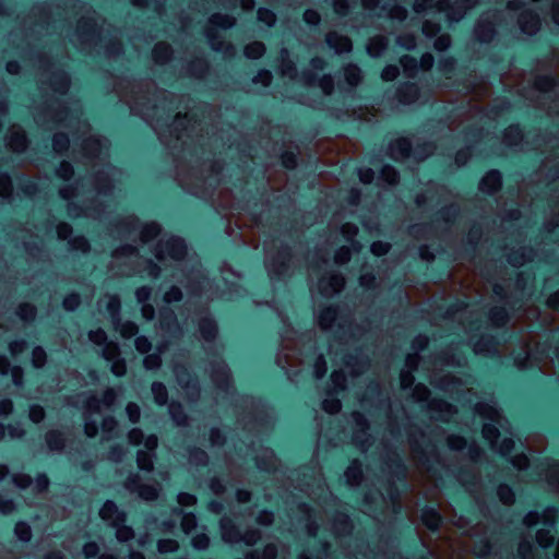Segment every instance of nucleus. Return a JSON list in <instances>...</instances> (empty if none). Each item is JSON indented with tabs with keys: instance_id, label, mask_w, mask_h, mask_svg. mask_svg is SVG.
Masks as SVG:
<instances>
[{
	"instance_id": "1",
	"label": "nucleus",
	"mask_w": 559,
	"mask_h": 559,
	"mask_svg": "<svg viewBox=\"0 0 559 559\" xmlns=\"http://www.w3.org/2000/svg\"><path fill=\"white\" fill-rule=\"evenodd\" d=\"M411 444L414 452L419 455L420 463L427 466V468L437 477V479L441 480V487L445 488V483L441 475L438 473L439 469L436 467V465L443 467V464L439 457L436 447L431 443H427V447H430L431 449L429 451H426L414 439H411Z\"/></svg>"
},
{
	"instance_id": "2",
	"label": "nucleus",
	"mask_w": 559,
	"mask_h": 559,
	"mask_svg": "<svg viewBox=\"0 0 559 559\" xmlns=\"http://www.w3.org/2000/svg\"><path fill=\"white\" fill-rule=\"evenodd\" d=\"M162 252H166L173 260L180 261L185 259L188 252L186 240L180 236H171L160 246V250H156L157 260H163Z\"/></svg>"
},
{
	"instance_id": "3",
	"label": "nucleus",
	"mask_w": 559,
	"mask_h": 559,
	"mask_svg": "<svg viewBox=\"0 0 559 559\" xmlns=\"http://www.w3.org/2000/svg\"><path fill=\"white\" fill-rule=\"evenodd\" d=\"M502 183V173L497 168H492L485 173L478 183V188L485 195L495 197L501 190Z\"/></svg>"
},
{
	"instance_id": "4",
	"label": "nucleus",
	"mask_w": 559,
	"mask_h": 559,
	"mask_svg": "<svg viewBox=\"0 0 559 559\" xmlns=\"http://www.w3.org/2000/svg\"><path fill=\"white\" fill-rule=\"evenodd\" d=\"M394 96L402 105L414 104L420 97V86L415 81H402L395 87Z\"/></svg>"
},
{
	"instance_id": "5",
	"label": "nucleus",
	"mask_w": 559,
	"mask_h": 559,
	"mask_svg": "<svg viewBox=\"0 0 559 559\" xmlns=\"http://www.w3.org/2000/svg\"><path fill=\"white\" fill-rule=\"evenodd\" d=\"M420 522L431 533H438L444 524V516L438 506L425 504L420 509Z\"/></svg>"
},
{
	"instance_id": "6",
	"label": "nucleus",
	"mask_w": 559,
	"mask_h": 559,
	"mask_svg": "<svg viewBox=\"0 0 559 559\" xmlns=\"http://www.w3.org/2000/svg\"><path fill=\"white\" fill-rule=\"evenodd\" d=\"M501 21L499 13L493 14L492 20H484L475 26V37L480 44H490L497 36L496 25Z\"/></svg>"
},
{
	"instance_id": "7",
	"label": "nucleus",
	"mask_w": 559,
	"mask_h": 559,
	"mask_svg": "<svg viewBox=\"0 0 559 559\" xmlns=\"http://www.w3.org/2000/svg\"><path fill=\"white\" fill-rule=\"evenodd\" d=\"M386 466L389 467L390 475L396 480L405 484L407 477V466L403 456L397 450H391L390 455L385 461Z\"/></svg>"
},
{
	"instance_id": "8",
	"label": "nucleus",
	"mask_w": 559,
	"mask_h": 559,
	"mask_svg": "<svg viewBox=\"0 0 559 559\" xmlns=\"http://www.w3.org/2000/svg\"><path fill=\"white\" fill-rule=\"evenodd\" d=\"M481 235V226L477 223H474L461 249L463 258L472 259L476 254Z\"/></svg>"
},
{
	"instance_id": "9",
	"label": "nucleus",
	"mask_w": 559,
	"mask_h": 559,
	"mask_svg": "<svg viewBox=\"0 0 559 559\" xmlns=\"http://www.w3.org/2000/svg\"><path fill=\"white\" fill-rule=\"evenodd\" d=\"M292 258V250L287 245H283L275 258L272 260V269L270 275L272 278H280L288 270V261Z\"/></svg>"
},
{
	"instance_id": "10",
	"label": "nucleus",
	"mask_w": 559,
	"mask_h": 559,
	"mask_svg": "<svg viewBox=\"0 0 559 559\" xmlns=\"http://www.w3.org/2000/svg\"><path fill=\"white\" fill-rule=\"evenodd\" d=\"M449 0H440V9H443V4H447V8L444 9L447 12V19L450 22H459L465 11L467 5L475 4L476 0H455L452 4L448 3Z\"/></svg>"
},
{
	"instance_id": "11",
	"label": "nucleus",
	"mask_w": 559,
	"mask_h": 559,
	"mask_svg": "<svg viewBox=\"0 0 559 559\" xmlns=\"http://www.w3.org/2000/svg\"><path fill=\"white\" fill-rule=\"evenodd\" d=\"M198 328L205 342H214L218 335V323L212 314H206L199 320Z\"/></svg>"
},
{
	"instance_id": "12",
	"label": "nucleus",
	"mask_w": 559,
	"mask_h": 559,
	"mask_svg": "<svg viewBox=\"0 0 559 559\" xmlns=\"http://www.w3.org/2000/svg\"><path fill=\"white\" fill-rule=\"evenodd\" d=\"M519 24L524 34L532 35L539 29L540 19L535 11L526 9L520 15Z\"/></svg>"
},
{
	"instance_id": "13",
	"label": "nucleus",
	"mask_w": 559,
	"mask_h": 559,
	"mask_svg": "<svg viewBox=\"0 0 559 559\" xmlns=\"http://www.w3.org/2000/svg\"><path fill=\"white\" fill-rule=\"evenodd\" d=\"M390 157L396 160L395 153L399 154L403 158H407L412 155L413 146L409 138L401 136L396 140H393L389 144Z\"/></svg>"
},
{
	"instance_id": "14",
	"label": "nucleus",
	"mask_w": 559,
	"mask_h": 559,
	"mask_svg": "<svg viewBox=\"0 0 559 559\" xmlns=\"http://www.w3.org/2000/svg\"><path fill=\"white\" fill-rule=\"evenodd\" d=\"M462 216V210L459 204L452 203L441 207L436 214L435 222H443L448 225H453Z\"/></svg>"
},
{
	"instance_id": "15",
	"label": "nucleus",
	"mask_w": 559,
	"mask_h": 559,
	"mask_svg": "<svg viewBox=\"0 0 559 559\" xmlns=\"http://www.w3.org/2000/svg\"><path fill=\"white\" fill-rule=\"evenodd\" d=\"M213 380L219 391L228 392V390L233 386L231 376L224 365H219L214 369Z\"/></svg>"
},
{
	"instance_id": "16",
	"label": "nucleus",
	"mask_w": 559,
	"mask_h": 559,
	"mask_svg": "<svg viewBox=\"0 0 559 559\" xmlns=\"http://www.w3.org/2000/svg\"><path fill=\"white\" fill-rule=\"evenodd\" d=\"M126 487L129 489L140 488V496L145 499H154L157 496V489L150 485H140V479L138 474H132L128 477L126 481Z\"/></svg>"
},
{
	"instance_id": "17",
	"label": "nucleus",
	"mask_w": 559,
	"mask_h": 559,
	"mask_svg": "<svg viewBox=\"0 0 559 559\" xmlns=\"http://www.w3.org/2000/svg\"><path fill=\"white\" fill-rule=\"evenodd\" d=\"M99 516L107 521L117 516L118 522L123 523L126 521V514L119 510L117 503L114 500L107 499L100 507Z\"/></svg>"
},
{
	"instance_id": "18",
	"label": "nucleus",
	"mask_w": 559,
	"mask_h": 559,
	"mask_svg": "<svg viewBox=\"0 0 559 559\" xmlns=\"http://www.w3.org/2000/svg\"><path fill=\"white\" fill-rule=\"evenodd\" d=\"M168 412L176 426L186 427L188 425V415L180 402L171 401L168 406Z\"/></svg>"
},
{
	"instance_id": "19",
	"label": "nucleus",
	"mask_w": 559,
	"mask_h": 559,
	"mask_svg": "<svg viewBox=\"0 0 559 559\" xmlns=\"http://www.w3.org/2000/svg\"><path fill=\"white\" fill-rule=\"evenodd\" d=\"M487 318L493 325L502 326L510 320V312L504 306H495L487 312Z\"/></svg>"
},
{
	"instance_id": "20",
	"label": "nucleus",
	"mask_w": 559,
	"mask_h": 559,
	"mask_svg": "<svg viewBox=\"0 0 559 559\" xmlns=\"http://www.w3.org/2000/svg\"><path fill=\"white\" fill-rule=\"evenodd\" d=\"M188 451L190 462L192 465L197 466L200 469L209 467L210 459L205 450L199 447H190Z\"/></svg>"
},
{
	"instance_id": "21",
	"label": "nucleus",
	"mask_w": 559,
	"mask_h": 559,
	"mask_svg": "<svg viewBox=\"0 0 559 559\" xmlns=\"http://www.w3.org/2000/svg\"><path fill=\"white\" fill-rule=\"evenodd\" d=\"M399 61L404 70L405 75L408 79H415L417 76L420 68L419 61L416 57L411 55H403Z\"/></svg>"
},
{
	"instance_id": "22",
	"label": "nucleus",
	"mask_w": 559,
	"mask_h": 559,
	"mask_svg": "<svg viewBox=\"0 0 559 559\" xmlns=\"http://www.w3.org/2000/svg\"><path fill=\"white\" fill-rule=\"evenodd\" d=\"M559 85V79L554 73L538 75L535 79L534 86L540 92H549Z\"/></svg>"
},
{
	"instance_id": "23",
	"label": "nucleus",
	"mask_w": 559,
	"mask_h": 559,
	"mask_svg": "<svg viewBox=\"0 0 559 559\" xmlns=\"http://www.w3.org/2000/svg\"><path fill=\"white\" fill-rule=\"evenodd\" d=\"M304 78L309 83L318 82L325 94H330L333 90L334 82L331 75L324 74L321 78H319L318 74L316 73L304 72Z\"/></svg>"
},
{
	"instance_id": "24",
	"label": "nucleus",
	"mask_w": 559,
	"mask_h": 559,
	"mask_svg": "<svg viewBox=\"0 0 559 559\" xmlns=\"http://www.w3.org/2000/svg\"><path fill=\"white\" fill-rule=\"evenodd\" d=\"M135 296L139 302L143 305V316L146 319H152L154 314V308L150 304H145L151 297V288L148 286H141L136 289Z\"/></svg>"
},
{
	"instance_id": "25",
	"label": "nucleus",
	"mask_w": 559,
	"mask_h": 559,
	"mask_svg": "<svg viewBox=\"0 0 559 559\" xmlns=\"http://www.w3.org/2000/svg\"><path fill=\"white\" fill-rule=\"evenodd\" d=\"M265 45L260 40H254L245 47L243 55L247 59L258 60L265 55Z\"/></svg>"
},
{
	"instance_id": "26",
	"label": "nucleus",
	"mask_w": 559,
	"mask_h": 559,
	"mask_svg": "<svg viewBox=\"0 0 559 559\" xmlns=\"http://www.w3.org/2000/svg\"><path fill=\"white\" fill-rule=\"evenodd\" d=\"M151 391L154 396V402L158 406H165L168 403V391L163 382L154 381L151 385Z\"/></svg>"
},
{
	"instance_id": "27",
	"label": "nucleus",
	"mask_w": 559,
	"mask_h": 559,
	"mask_svg": "<svg viewBox=\"0 0 559 559\" xmlns=\"http://www.w3.org/2000/svg\"><path fill=\"white\" fill-rule=\"evenodd\" d=\"M52 147L56 153L63 155L69 151L70 138L66 132H57L51 138Z\"/></svg>"
},
{
	"instance_id": "28",
	"label": "nucleus",
	"mask_w": 559,
	"mask_h": 559,
	"mask_svg": "<svg viewBox=\"0 0 559 559\" xmlns=\"http://www.w3.org/2000/svg\"><path fill=\"white\" fill-rule=\"evenodd\" d=\"M45 440L50 450L59 451L64 447V436L60 430L48 431Z\"/></svg>"
},
{
	"instance_id": "29",
	"label": "nucleus",
	"mask_w": 559,
	"mask_h": 559,
	"mask_svg": "<svg viewBox=\"0 0 559 559\" xmlns=\"http://www.w3.org/2000/svg\"><path fill=\"white\" fill-rule=\"evenodd\" d=\"M344 78L350 87H356L361 81V70L358 66L349 63L344 68Z\"/></svg>"
},
{
	"instance_id": "30",
	"label": "nucleus",
	"mask_w": 559,
	"mask_h": 559,
	"mask_svg": "<svg viewBox=\"0 0 559 559\" xmlns=\"http://www.w3.org/2000/svg\"><path fill=\"white\" fill-rule=\"evenodd\" d=\"M495 544H492L489 539H480L475 544L474 547V555L479 558H488L496 552L493 551Z\"/></svg>"
},
{
	"instance_id": "31",
	"label": "nucleus",
	"mask_w": 559,
	"mask_h": 559,
	"mask_svg": "<svg viewBox=\"0 0 559 559\" xmlns=\"http://www.w3.org/2000/svg\"><path fill=\"white\" fill-rule=\"evenodd\" d=\"M524 138L523 128L519 123L510 124L504 131V139L510 143L518 145Z\"/></svg>"
},
{
	"instance_id": "32",
	"label": "nucleus",
	"mask_w": 559,
	"mask_h": 559,
	"mask_svg": "<svg viewBox=\"0 0 559 559\" xmlns=\"http://www.w3.org/2000/svg\"><path fill=\"white\" fill-rule=\"evenodd\" d=\"M51 83H52L55 91H57L61 94H64L67 92V90L69 88L70 79H69V75L64 71L60 70V71H56L52 74Z\"/></svg>"
},
{
	"instance_id": "33",
	"label": "nucleus",
	"mask_w": 559,
	"mask_h": 559,
	"mask_svg": "<svg viewBox=\"0 0 559 559\" xmlns=\"http://www.w3.org/2000/svg\"><path fill=\"white\" fill-rule=\"evenodd\" d=\"M15 313L22 321L28 323L35 320L37 309L33 304L23 302L19 305Z\"/></svg>"
},
{
	"instance_id": "34",
	"label": "nucleus",
	"mask_w": 559,
	"mask_h": 559,
	"mask_svg": "<svg viewBox=\"0 0 559 559\" xmlns=\"http://www.w3.org/2000/svg\"><path fill=\"white\" fill-rule=\"evenodd\" d=\"M14 534L16 538L23 544H28L32 539V528L25 521H17L15 523Z\"/></svg>"
},
{
	"instance_id": "35",
	"label": "nucleus",
	"mask_w": 559,
	"mask_h": 559,
	"mask_svg": "<svg viewBox=\"0 0 559 559\" xmlns=\"http://www.w3.org/2000/svg\"><path fill=\"white\" fill-rule=\"evenodd\" d=\"M177 325V317L171 309L165 308L160 310V328L163 330L169 331Z\"/></svg>"
},
{
	"instance_id": "36",
	"label": "nucleus",
	"mask_w": 559,
	"mask_h": 559,
	"mask_svg": "<svg viewBox=\"0 0 559 559\" xmlns=\"http://www.w3.org/2000/svg\"><path fill=\"white\" fill-rule=\"evenodd\" d=\"M82 302L81 295L76 292L67 294L62 300V307L69 312L75 311Z\"/></svg>"
},
{
	"instance_id": "37",
	"label": "nucleus",
	"mask_w": 559,
	"mask_h": 559,
	"mask_svg": "<svg viewBox=\"0 0 559 559\" xmlns=\"http://www.w3.org/2000/svg\"><path fill=\"white\" fill-rule=\"evenodd\" d=\"M433 49L438 52H445L451 47V36L447 33L438 34L433 37Z\"/></svg>"
},
{
	"instance_id": "38",
	"label": "nucleus",
	"mask_w": 559,
	"mask_h": 559,
	"mask_svg": "<svg viewBox=\"0 0 559 559\" xmlns=\"http://www.w3.org/2000/svg\"><path fill=\"white\" fill-rule=\"evenodd\" d=\"M191 374L187 368H182L181 374L178 376V383L186 389L191 390L194 393H199V384L197 381H190Z\"/></svg>"
},
{
	"instance_id": "39",
	"label": "nucleus",
	"mask_w": 559,
	"mask_h": 559,
	"mask_svg": "<svg viewBox=\"0 0 559 559\" xmlns=\"http://www.w3.org/2000/svg\"><path fill=\"white\" fill-rule=\"evenodd\" d=\"M417 44L416 36L411 33L402 34L396 38V45L405 50L412 51Z\"/></svg>"
},
{
	"instance_id": "40",
	"label": "nucleus",
	"mask_w": 559,
	"mask_h": 559,
	"mask_svg": "<svg viewBox=\"0 0 559 559\" xmlns=\"http://www.w3.org/2000/svg\"><path fill=\"white\" fill-rule=\"evenodd\" d=\"M178 547V542L173 538H160L157 542V549L160 554H174Z\"/></svg>"
},
{
	"instance_id": "41",
	"label": "nucleus",
	"mask_w": 559,
	"mask_h": 559,
	"mask_svg": "<svg viewBox=\"0 0 559 559\" xmlns=\"http://www.w3.org/2000/svg\"><path fill=\"white\" fill-rule=\"evenodd\" d=\"M456 59L453 56H444L439 59L438 69L444 75L454 72Z\"/></svg>"
},
{
	"instance_id": "42",
	"label": "nucleus",
	"mask_w": 559,
	"mask_h": 559,
	"mask_svg": "<svg viewBox=\"0 0 559 559\" xmlns=\"http://www.w3.org/2000/svg\"><path fill=\"white\" fill-rule=\"evenodd\" d=\"M58 178L69 181L74 175V167L70 162L63 160L56 170Z\"/></svg>"
},
{
	"instance_id": "43",
	"label": "nucleus",
	"mask_w": 559,
	"mask_h": 559,
	"mask_svg": "<svg viewBox=\"0 0 559 559\" xmlns=\"http://www.w3.org/2000/svg\"><path fill=\"white\" fill-rule=\"evenodd\" d=\"M189 70L192 74L201 75L209 71V61L205 58H195L189 63Z\"/></svg>"
},
{
	"instance_id": "44",
	"label": "nucleus",
	"mask_w": 559,
	"mask_h": 559,
	"mask_svg": "<svg viewBox=\"0 0 559 559\" xmlns=\"http://www.w3.org/2000/svg\"><path fill=\"white\" fill-rule=\"evenodd\" d=\"M401 74L397 64H386L381 71V79L384 82H394Z\"/></svg>"
},
{
	"instance_id": "45",
	"label": "nucleus",
	"mask_w": 559,
	"mask_h": 559,
	"mask_svg": "<svg viewBox=\"0 0 559 559\" xmlns=\"http://www.w3.org/2000/svg\"><path fill=\"white\" fill-rule=\"evenodd\" d=\"M337 309L334 306L325 307L319 314V322L322 326L332 323L336 318Z\"/></svg>"
},
{
	"instance_id": "46",
	"label": "nucleus",
	"mask_w": 559,
	"mask_h": 559,
	"mask_svg": "<svg viewBox=\"0 0 559 559\" xmlns=\"http://www.w3.org/2000/svg\"><path fill=\"white\" fill-rule=\"evenodd\" d=\"M88 338L91 342L98 346H105L108 343V336L104 329L97 328L88 332Z\"/></svg>"
},
{
	"instance_id": "47",
	"label": "nucleus",
	"mask_w": 559,
	"mask_h": 559,
	"mask_svg": "<svg viewBox=\"0 0 559 559\" xmlns=\"http://www.w3.org/2000/svg\"><path fill=\"white\" fill-rule=\"evenodd\" d=\"M499 499L504 503H512L515 497L513 488L508 484H501L497 490Z\"/></svg>"
},
{
	"instance_id": "48",
	"label": "nucleus",
	"mask_w": 559,
	"mask_h": 559,
	"mask_svg": "<svg viewBox=\"0 0 559 559\" xmlns=\"http://www.w3.org/2000/svg\"><path fill=\"white\" fill-rule=\"evenodd\" d=\"M275 13L267 8H260L258 10V21L265 24L267 27H272L275 23Z\"/></svg>"
},
{
	"instance_id": "49",
	"label": "nucleus",
	"mask_w": 559,
	"mask_h": 559,
	"mask_svg": "<svg viewBox=\"0 0 559 559\" xmlns=\"http://www.w3.org/2000/svg\"><path fill=\"white\" fill-rule=\"evenodd\" d=\"M302 20L309 27L316 28L321 23V15L319 14L318 11L308 9L305 11Z\"/></svg>"
},
{
	"instance_id": "50",
	"label": "nucleus",
	"mask_w": 559,
	"mask_h": 559,
	"mask_svg": "<svg viewBox=\"0 0 559 559\" xmlns=\"http://www.w3.org/2000/svg\"><path fill=\"white\" fill-rule=\"evenodd\" d=\"M282 166L288 170H292L297 165V155L295 152L285 150L281 154Z\"/></svg>"
},
{
	"instance_id": "51",
	"label": "nucleus",
	"mask_w": 559,
	"mask_h": 559,
	"mask_svg": "<svg viewBox=\"0 0 559 559\" xmlns=\"http://www.w3.org/2000/svg\"><path fill=\"white\" fill-rule=\"evenodd\" d=\"M33 366L37 369L41 368L47 361V353L41 346H35L32 352Z\"/></svg>"
},
{
	"instance_id": "52",
	"label": "nucleus",
	"mask_w": 559,
	"mask_h": 559,
	"mask_svg": "<svg viewBox=\"0 0 559 559\" xmlns=\"http://www.w3.org/2000/svg\"><path fill=\"white\" fill-rule=\"evenodd\" d=\"M191 545L195 550L204 551L210 546V537L204 533L197 534L192 537Z\"/></svg>"
},
{
	"instance_id": "53",
	"label": "nucleus",
	"mask_w": 559,
	"mask_h": 559,
	"mask_svg": "<svg viewBox=\"0 0 559 559\" xmlns=\"http://www.w3.org/2000/svg\"><path fill=\"white\" fill-rule=\"evenodd\" d=\"M390 243L382 240H374L370 246V251L374 257H383L390 251Z\"/></svg>"
},
{
	"instance_id": "54",
	"label": "nucleus",
	"mask_w": 559,
	"mask_h": 559,
	"mask_svg": "<svg viewBox=\"0 0 559 559\" xmlns=\"http://www.w3.org/2000/svg\"><path fill=\"white\" fill-rule=\"evenodd\" d=\"M28 417H29L31 421L34 424L41 423L46 417L45 408L39 404L31 405Z\"/></svg>"
},
{
	"instance_id": "55",
	"label": "nucleus",
	"mask_w": 559,
	"mask_h": 559,
	"mask_svg": "<svg viewBox=\"0 0 559 559\" xmlns=\"http://www.w3.org/2000/svg\"><path fill=\"white\" fill-rule=\"evenodd\" d=\"M106 309L108 313L111 316L114 321H118L120 319V309L121 304L117 296H112L107 302Z\"/></svg>"
},
{
	"instance_id": "56",
	"label": "nucleus",
	"mask_w": 559,
	"mask_h": 559,
	"mask_svg": "<svg viewBox=\"0 0 559 559\" xmlns=\"http://www.w3.org/2000/svg\"><path fill=\"white\" fill-rule=\"evenodd\" d=\"M321 406L328 414L333 415V414H336L337 412H340L342 404H341V401L336 396H332V397L325 399L322 402Z\"/></svg>"
},
{
	"instance_id": "57",
	"label": "nucleus",
	"mask_w": 559,
	"mask_h": 559,
	"mask_svg": "<svg viewBox=\"0 0 559 559\" xmlns=\"http://www.w3.org/2000/svg\"><path fill=\"white\" fill-rule=\"evenodd\" d=\"M171 50L167 45L156 46L153 50V58L156 62H164L170 58Z\"/></svg>"
},
{
	"instance_id": "58",
	"label": "nucleus",
	"mask_w": 559,
	"mask_h": 559,
	"mask_svg": "<svg viewBox=\"0 0 559 559\" xmlns=\"http://www.w3.org/2000/svg\"><path fill=\"white\" fill-rule=\"evenodd\" d=\"M126 413L131 424H138L140 421L141 408L136 403H128L126 406Z\"/></svg>"
},
{
	"instance_id": "59",
	"label": "nucleus",
	"mask_w": 559,
	"mask_h": 559,
	"mask_svg": "<svg viewBox=\"0 0 559 559\" xmlns=\"http://www.w3.org/2000/svg\"><path fill=\"white\" fill-rule=\"evenodd\" d=\"M341 41H344L346 43L347 46L350 45V41L348 38L346 37H342L341 35H338L337 33H330L326 35L325 37V43L326 45L331 48V49H334V50H337L338 49V46L341 44Z\"/></svg>"
},
{
	"instance_id": "60",
	"label": "nucleus",
	"mask_w": 559,
	"mask_h": 559,
	"mask_svg": "<svg viewBox=\"0 0 559 559\" xmlns=\"http://www.w3.org/2000/svg\"><path fill=\"white\" fill-rule=\"evenodd\" d=\"M134 346L140 354H148L152 349V342L145 335H139L134 340Z\"/></svg>"
},
{
	"instance_id": "61",
	"label": "nucleus",
	"mask_w": 559,
	"mask_h": 559,
	"mask_svg": "<svg viewBox=\"0 0 559 559\" xmlns=\"http://www.w3.org/2000/svg\"><path fill=\"white\" fill-rule=\"evenodd\" d=\"M50 479L46 473H37L35 476V489L38 492H45L48 490Z\"/></svg>"
},
{
	"instance_id": "62",
	"label": "nucleus",
	"mask_w": 559,
	"mask_h": 559,
	"mask_svg": "<svg viewBox=\"0 0 559 559\" xmlns=\"http://www.w3.org/2000/svg\"><path fill=\"white\" fill-rule=\"evenodd\" d=\"M210 22L222 29H227L233 25V19L227 15L215 14L212 16Z\"/></svg>"
},
{
	"instance_id": "63",
	"label": "nucleus",
	"mask_w": 559,
	"mask_h": 559,
	"mask_svg": "<svg viewBox=\"0 0 559 559\" xmlns=\"http://www.w3.org/2000/svg\"><path fill=\"white\" fill-rule=\"evenodd\" d=\"M183 298V294L178 286L173 285L164 296L166 302H180Z\"/></svg>"
},
{
	"instance_id": "64",
	"label": "nucleus",
	"mask_w": 559,
	"mask_h": 559,
	"mask_svg": "<svg viewBox=\"0 0 559 559\" xmlns=\"http://www.w3.org/2000/svg\"><path fill=\"white\" fill-rule=\"evenodd\" d=\"M388 46V41L384 37H376L370 47L368 48V52L371 55V56H376L378 52L384 50Z\"/></svg>"
}]
</instances>
